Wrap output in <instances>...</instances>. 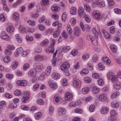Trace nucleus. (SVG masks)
<instances>
[{
    "label": "nucleus",
    "mask_w": 121,
    "mask_h": 121,
    "mask_svg": "<svg viewBox=\"0 0 121 121\" xmlns=\"http://www.w3.org/2000/svg\"><path fill=\"white\" fill-rule=\"evenodd\" d=\"M33 66L35 69H32L31 70V75L33 76L36 75V73L37 72H41L43 69V65L40 63H35Z\"/></svg>",
    "instance_id": "f257e3e1"
},
{
    "label": "nucleus",
    "mask_w": 121,
    "mask_h": 121,
    "mask_svg": "<svg viewBox=\"0 0 121 121\" xmlns=\"http://www.w3.org/2000/svg\"><path fill=\"white\" fill-rule=\"evenodd\" d=\"M22 101L23 103H25L29 98L30 93L28 91L25 92L22 94Z\"/></svg>",
    "instance_id": "f03ea898"
},
{
    "label": "nucleus",
    "mask_w": 121,
    "mask_h": 121,
    "mask_svg": "<svg viewBox=\"0 0 121 121\" xmlns=\"http://www.w3.org/2000/svg\"><path fill=\"white\" fill-rule=\"evenodd\" d=\"M55 45V42L53 41L50 45L49 48L51 49L50 50L49 49H45V51L47 53H53L55 49L54 46Z\"/></svg>",
    "instance_id": "7ed1b4c3"
},
{
    "label": "nucleus",
    "mask_w": 121,
    "mask_h": 121,
    "mask_svg": "<svg viewBox=\"0 0 121 121\" xmlns=\"http://www.w3.org/2000/svg\"><path fill=\"white\" fill-rule=\"evenodd\" d=\"M69 66V64L67 62L63 63L60 66V69L62 71H65L68 69Z\"/></svg>",
    "instance_id": "20e7f679"
},
{
    "label": "nucleus",
    "mask_w": 121,
    "mask_h": 121,
    "mask_svg": "<svg viewBox=\"0 0 121 121\" xmlns=\"http://www.w3.org/2000/svg\"><path fill=\"white\" fill-rule=\"evenodd\" d=\"M65 98L66 100L69 101H71L73 98L72 94L70 92H66L65 94Z\"/></svg>",
    "instance_id": "39448f33"
},
{
    "label": "nucleus",
    "mask_w": 121,
    "mask_h": 121,
    "mask_svg": "<svg viewBox=\"0 0 121 121\" xmlns=\"http://www.w3.org/2000/svg\"><path fill=\"white\" fill-rule=\"evenodd\" d=\"M81 85V82L79 80L76 79L73 81V85L75 88H79L80 87Z\"/></svg>",
    "instance_id": "423d86ee"
},
{
    "label": "nucleus",
    "mask_w": 121,
    "mask_h": 121,
    "mask_svg": "<svg viewBox=\"0 0 121 121\" xmlns=\"http://www.w3.org/2000/svg\"><path fill=\"white\" fill-rule=\"evenodd\" d=\"M17 84L18 86H25L27 85V83L25 80H18L17 81Z\"/></svg>",
    "instance_id": "0eeeda50"
},
{
    "label": "nucleus",
    "mask_w": 121,
    "mask_h": 121,
    "mask_svg": "<svg viewBox=\"0 0 121 121\" xmlns=\"http://www.w3.org/2000/svg\"><path fill=\"white\" fill-rule=\"evenodd\" d=\"M93 17L94 19L99 20L100 19V15L97 12L94 11L92 13Z\"/></svg>",
    "instance_id": "6e6552de"
},
{
    "label": "nucleus",
    "mask_w": 121,
    "mask_h": 121,
    "mask_svg": "<svg viewBox=\"0 0 121 121\" xmlns=\"http://www.w3.org/2000/svg\"><path fill=\"white\" fill-rule=\"evenodd\" d=\"M73 32L74 34L77 36H79L81 34L80 29L77 27L74 28L73 30Z\"/></svg>",
    "instance_id": "1a4fd4ad"
},
{
    "label": "nucleus",
    "mask_w": 121,
    "mask_h": 121,
    "mask_svg": "<svg viewBox=\"0 0 121 121\" xmlns=\"http://www.w3.org/2000/svg\"><path fill=\"white\" fill-rule=\"evenodd\" d=\"M107 95L104 93L101 94L99 96V99L102 102H104L105 100L107 98Z\"/></svg>",
    "instance_id": "9d476101"
},
{
    "label": "nucleus",
    "mask_w": 121,
    "mask_h": 121,
    "mask_svg": "<svg viewBox=\"0 0 121 121\" xmlns=\"http://www.w3.org/2000/svg\"><path fill=\"white\" fill-rule=\"evenodd\" d=\"M58 112L59 115H64L65 113V110L64 108H60L58 109Z\"/></svg>",
    "instance_id": "9b49d317"
},
{
    "label": "nucleus",
    "mask_w": 121,
    "mask_h": 121,
    "mask_svg": "<svg viewBox=\"0 0 121 121\" xmlns=\"http://www.w3.org/2000/svg\"><path fill=\"white\" fill-rule=\"evenodd\" d=\"M102 61L104 64L108 65L110 64L111 61L107 57H103L102 59Z\"/></svg>",
    "instance_id": "f8f14e48"
},
{
    "label": "nucleus",
    "mask_w": 121,
    "mask_h": 121,
    "mask_svg": "<svg viewBox=\"0 0 121 121\" xmlns=\"http://www.w3.org/2000/svg\"><path fill=\"white\" fill-rule=\"evenodd\" d=\"M113 86L115 89L119 90L121 88V83L120 82L117 81L114 84Z\"/></svg>",
    "instance_id": "ddd939ff"
},
{
    "label": "nucleus",
    "mask_w": 121,
    "mask_h": 121,
    "mask_svg": "<svg viewBox=\"0 0 121 121\" xmlns=\"http://www.w3.org/2000/svg\"><path fill=\"white\" fill-rule=\"evenodd\" d=\"M91 90L94 94H96L99 92V89L95 86H93L91 88Z\"/></svg>",
    "instance_id": "4468645a"
},
{
    "label": "nucleus",
    "mask_w": 121,
    "mask_h": 121,
    "mask_svg": "<svg viewBox=\"0 0 121 121\" xmlns=\"http://www.w3.org/2000/svg\"><path fill=\"white\" fill-rule=\"evenodd\" d=\"M109 110L108 108L107 107H103L101 109L100 112L102 114H106L108 112Z\"/></svg>",
    "instance_id": "2eb2a0df"
},
{
    "label": "nucleus",
    "mask_w": 121,
    "mask_h": 121,
    "mask_svg": "<svg viewBox=\"0 0 121 121\" xmlns=\"http://www.w3.org/2000/svg\"><path fill=\"white\" fill-rule=\"evenodd\" d=\"M60 98L59 96L57 95H55L53 98V102L54 103L56 104H58L60 100Z\"/></svg>",
    "instance_id": "dca6fc26"
},
{
    "label": "nucleus",
    "mask_w": 121,
    "mask_h": 121,
    "mask_svg": "<svg viewBox=\"0 0 121 121\" xmlns=\"http://www.w3.org/2000/svg\"><path fill=\"white\" fill-rule=\"evenodd\" d=\"M23 51L22 48V47H20L17 48L16 50L15 54V56H17L19 53H21Z\"/></svg>",
    "instance_id": "f3484780"
},
{
    "label": "nucleus",
    "mask_w": 121,
    "mask_h": 121,
    "mask_svg": "<svg viewBox=\"0 0 121 121\" xmlns=\"http://www.w3.org/2000/svg\"><path fill=\"white\" fill-rule=\"evenodd\" d=\"M95 3H96L99 7H104L105 5L104 3L100 0H96L95 1Z\"/></svg>",
    "instance_id": "a211bd4d"
},
{
    "label": "nucleus",
    "mask_w": 121,
    "mask_h": 121,
    "mask_svg": "<svg viewBox=\"0 0 121 121\" xmlns=\"http://www.w3.org/2000/svg\"><path fill=\"white\" fill-rule=\"evenodd\" d=\"M43 58V57L41 56L37 55L35 57V60L36 61H42Z\"/></svg>",
    "instance_id": "6ab92c4d"
},
{
    "label": "nucleus",
    "mask_w": 121,
    "mask_h": 121,
    "mask_svg": "<svg viewBox=\"0 0 121 121\" xmlns=\"http://www.w3.org/2000/svg\"><path fill=\"white\" fill-rule=\"evenodd\" d=\"M66 31L69 35H71L72 33V30L69 25H68L66 28Z\"/></svg>",
    "instance_id": "aec40b11"
},
{
    "label": "nucleus",
    "mask_w": 121,
    "mask_h": 121,
    "mask_svg": "<svg viewBox=\"0 0 121 121\" xmlns=\"http://www.w3.org/2000/svg\"><path fill=\"white\" fill-rule=\"evenodd\" d=\"M13 18L14 20L17 21L19 18V15L17 13H14L13 14Z\"/></svg>",
    "instance_id": "412c9836"
},
{
    "label": "nucleus",
    "mask_w": 121,
    "mask_h": 121,
    "mask_svg": "<svg viewBox=\"0 0 121 121\" xmlns=\"http://www.w3.org/2000/svg\"><path fill=\"white\" fill-rule=\"evenodd\" d=\"M80 17H82L85 15L83 9L82 8L79 7L78 11Z\"/></svg>",
    "instance_id": "4be33fe9"
},
{
    "label": "nucleus",
    "mask_w": 121,
    "mask_h": 121,
    "mask_svg": "<svg viewBox=\"0 0 121 121\" xmlns=\"http://www.w3.org/2000/svg\"><path fill=\"white\" fill-rule=\"evenodd\" d=\"M52 76V78L55 79H58L60 77V75L59 73H53Z\"/></svg>",
    "instance_id": "5701e85b"
},
{
    "label": "nucleus",
    "mask_w": 121,
    "mask_h": 121,
    "mask_svg": "<svg viewBox=\"0 0 121 121\" xmlns=\"http://www.w3.org/2000/svg\"><path fill=\"white\" fill-rule=\"evenodd\" d=\"M58 7L56 5H53L51 7L52 10L54 13H56L58 11Z\"/></svg>",
    "instance_id": "b1692460"
},
{
    "label": "nucleus",
    "mask_w": 121,
    "mask_h": 121,
    "mask_svg": "<svg viewBox=\"0 0 121 121\" xmlns=\"http://www.w3.org/2000/svg\"><path fill=\"white\" fill-rule=\"evenodd\" d=\"M48 85L50 87L54 89H56L57 87V84L56 83H54L52 84L51 83L49 82Z\"/></svg>",
    "instance_id": "393cba45"
},
{
    "label": "nucleus",
    "mask_w": 121,
    "mask_h": 121,
    "mask_svg": "<svg viewBox=\"0 0 121 121\" xmlns=\"http://www.w3.org/2000/svg\"><path fill=\"white\" fill-rule=\"evenodd\" d=\"M49 43V41L48 39H46L43 40L40 43L41 45L42 46H45L47 45Z\"/></svg>",
    "instance_id": "a878e982"
},
{
    "label": "nucleus",
    "mask_w": 121,
    "mask_h": 121,
    "mask_svg": "<svg viewBox=\"0 0 121 121\" xmlns=\"http://www.w3.org/2000/svg\"><path fill=\"white\" fill-rule=\"evenodd\" d=\"M18 66V62L16 61H13L12 63L11 66L13 69H15Z\"/></svg>",
    "instance_id": "bb28decb"
},
{
    "label": "nucleus",
    "mask_w": 121,
    "mask_h": 121,
    "mask_svg": "<svg viewBox=\"0 0 121 121\" xmlns=\"http://www.w3.org/2000/svg\"><path fill=\"white\" fill-rule=\"evenodd\" d=\"M119 104L118 103L112 102L111 103V106L114 108H117L119 107Z\"/></svg>",
    "instance_id": "cd10ccee"
},
{
    "label": "nucleus",
    "mask_w": 121,
    "mask_h": 121,
    "mask_svg": "<svg viewBox=\"0 0 121 121\" xmlns=\"http://www.w3.org/2000/svg\"><path fill=\"white\" fill-rule=\"evenodd\" d=\"M114 74L112 72L109 73L107 75V78L108 79L111 80L114 76Z\"/></svg>",
    "instance_id": "c85d7f7f"
},
{
    "label": "nucleus",
    "mask_w": 121,
    "mask_h": 121,
    "mask_svg": "<svg viewBox=\"0 0 121 121\" xmlns=\"http://www.w3.org/2000/svg\"><path fill=\"white\" fill-rule=\"evenodd\" d=\"M51 69V67L49 66H48L45 71V74L47 76L49 75L50 73Z\"/></svg>",
    "instance_id": "c756f323"
},
{
    "label": "nucleus",
    "mask_w": 121,
    "mask_h": 121,
    "mask_svg": "<svg viewBox=\"0 0 121 121\" xmlns=\"http://www.w3.org/2000/svg\"><path fill=\"white\" fill-rule=\"evenodd\" d=\"M76 11V8L75 7H71L70 9V13L73 15H74Z\"/></svg>",
    "instance_id": "7c9ffc66"
},
{
    "label": "nucleus",
    "mask_w": 121,
    "mask_h": 121,
    "mask_svg": "<svg viewBox=\"0 0 121 121\" xmlns=\"http://www.w3.org/2000/svg\"><path fill=\"white\" fill-rule=\"evenodd\" d=\"M42 116V113L40 112H38L35 114V117L36 119L38 120L41 118Z\"/></svg>",
    "instance_id": "2f4dec72"
},
{
    "label": "nucleus",
    "mask_w": 121,
    "mask_h": 121,
    "mask_svg": "<svg viewBox=\"0 0 121 121\" xmlns=\"http://www.w3.org/2000/svg\"><path fill=\"white\" fill-rule=\"evenodd\" d=\"M14 30V27L12 26H8L7 29V32H12Z\"/></svg>",
    "instance_id": "473e14b6"
},
{
    "label": "nucleus",
    "mask_w": 121,
    "mask_h": 121,
    "mask_svg": "<svg viewBox=\"0 0 121 121\" xmlns=\"http://www.w3.org/2000/svg\"><path fill=\"white\" fill-rule=\"evenodd\" d=\"M116 46L114 45H112L110 46V48L112 51L113 52H116L117 50Z\"/></svg>",
    "instance_id": "72a5a7b5"
},
{
    "label": "nucleus",
    "mask_w": 121,
    "mask_h": 121,
    "mask_svg": "<svg viewBox=\"0 0 121 121\" xmlns=\"http://www.w3.org/2000/svg\"><path fill=\"white\" fill-rule=\"evenodd\" d=\"M89 89L88 87H85L83 88L82 91L83 93L84 94H86L88 93L89 91Z\"/></svg>",
    "instance_id": "f704fd0d"
},
{
    "label": "nucleus",
    "mask_w": 121,
    "mask_h": 121,
    "mask_svg": "<svg viewBox=\"0 0 121 121\" xmlns=\"http://www.w3.org/2000/svg\"><path fill=\"white\" fill-rule=\"evenodd\" d=\"M60 32V30L59 29H57L54 32L53 34L54 37L55 38H56L57 36L59 35Z\"/></svg>",
    "instance_id": "c9c22d12"
},
{
    "label": "nucleus",
    "mask_w": 121,
    "mask_h": 121,
    "mask_svg": "<svg viewBox=\"0 0 121 121\" xmlns=\"http://www.w3.org/2000/svg\"><path fill=\"white\" fill-rule=\"evenodd\" d=\"M98 69L100 70H102L105 68V67L104 66L103 63L101 62L99 63L98 65Z\"/></svg>",
    "instance_id": "e433bc0d"
},
{
    "label": "nucleus",
    "mask_w": 121,
    "mask_h": 121,
    "mask_svg": "<svg viewBox=\"0 0 121 121\" xmlns=\"http://www.w3.org/2000/svg\"><path fill=\"white\" fill-rule=\"evenodd\" d=\"M30 52V50H27L26 51L22 52V56H23L25 57Z\"/></svg>",
    "instance_id": "4c0bfd02"
},
{
    "label": "nucleus",
    "mask_w": 121,
    "mask_h": 121,
    "mask_svg": "<svg viewBox=\"0 0 121 121\" xmlns=\"http://www.w3.org/2000/svg\"><path fill=\"white\" fill-rule=\"evenodd\" d=\"M118 78L116 76H114L111 80L112 82L114 83H116L118 81Z\"/></svg>",
    "instance_id": "58836bf2"
},
{
    "label": "nucleus",
    "mask_w": 121,
    "mask_h": 121,
    "mask_svg": "<svg viewBox=\"0 0 121 121\" xmlns=\"http://www.w3.org/2000/svg\"><path fill=\"white\" fill-rule=\"evenodd\" d=\"M84 81L86 83H90L91 82V79L89 77H86L84 78Z\"/></svg>",
    "instance_id": "ea45409f"
},
{
    "label": "nucleus",
    "mask_w": 121,
    "mask_h": 121,
    "mask_svg": "<svg viewBox=\"0 0 121 121\" xmlns=\"http://www.w3.org/2000/svg\"><path fill=\"white\" fill-rule=\"evenodd\" d=\"M19 32L22 33H25L26 31V29L23 26H21L19 28Z\"/></svg>",
    "instance_id": "a19ab883"
},
{
    "label": "nucleus",
    "mask_w": 121,
    "mask_h": 121,
    "mask_svg": "<svg viewBox=\"0 0 121 121\" xmlns=\"http://www.w3.org/2000/svg\"><path fill=\"white\" fill-rule=\"evenodd\" d=\"M119 95V93L118 91L115 92L113 93L111 96V98L113 99L115 98L117 96H118Z\"/></svg>",
    "instance_id": "79ce46f5"
},
{
    "label": "nucleus",
    "mask_w": 121,
    "mask_h": 121,
    "mask_svg": "<svg viewBox=\"0 0 121 121\" xmlns=\"http://www.w3.org/2000/svg\"><path fill=\"white\" fill-rule=\"evenodd\" d=\"M116 118L115 116H111L108 118V121H116Z\"/></svg>",
    "instance_id": "37998d69"
},
{
    "label": "nucleus",
    "mask_w": 121,
    "mask_h": 121,
    "mask_svg": "<svg viewBox=\"0 0 121 121\" xmlns=\"http://www.w3.org/2000/svg\"><path fill=\"white\" fill-rule=\"evenodd\" d=\"M36 102L38 104L40 105H43L44 103L43 100L41 98H39L37 99Z\"/></svg>",
    "instance_id": "c03bdc74"
},
{
    "label": "nucleus",
    "mask_w": 121,
    "mask_h": 121,
    "mask_svg": "<svg viewBox=\"0 0 121 121\" xmlns=\"http://www.w3.org/2000/svg\"><path fill=\"white\" fill-rule=\"evenodd\" d=\"M35 76H33V75H31V77L32 78V82H36L38 81V79L35 76Z\"/></svg>",
    "instance_id": "a18cd8bd"
},
{
    "label": "nucleus",
    "mask_w": 121,
    "mask_h": 121,
    "mask_svg": "<svg viewBox=\"0 0 121 121\" xmlns=\"http://www.w3.org/2000/svg\"><path fill=\"white\" fill-rule=\"evenodd\" d=\"M78 52V50L77 49H73L71 52V53L73 56H75L76 55Z\"/></svg>",
    "instance_id": "49530a36"
},
{
    "label": "nucleus",
    "mask_w": 121,
    "mask_h": 121,
    "mask_svg": "<svg viewBox=\"0 0 121 121\" xmlns=\"http://www.w3.org/2000/svg\"><path fill=\"white\" fill-rule=\"evenodd\" d=\"M4 62L6 63H8L10 60V58L8 56L5 57L3 59Z\"/></svg>",
    "instance_id": "de8ad7c7"
},
{
    "label": "nucleus",
    "mask_w": 121,
    "mask_h": 121,
    "mask_svg": "<svg viewBox=\"0 0 121 121\" xmlns=\"http://www.w3.org/2000/svg\"><path fill=\"white\" fill-rule=\"evenodd\" d=\"M84 6L85 9L88 12H90L91 10V8L89 5L86 4H85Z\"/></svg>",
    "instance_id": "09e8293b"
},
{
    "label": "nucleus",
    "mask_w": 121,
    "mask_h": 121,
    "mask_svg": "<svg viewBox=\"0 0 121 121\" xmlns=\"http://www.w3.org/2000/svg\"><path fill=\"white\" fill-rule=\"evenodd\" d=\"M66 12H64L62 15V21L65 22L66 19Z\"/></svg>",
    "instance_id": "8fccbe9b"
},
{
    "label": "nucleus",
    "mask_w": 121,
    "mask_h": 121,
    "mask_svg": "<svg viewBox=\"0 0 121 121\" xmlns=\"http://www.w3.org/2000/svg\"><path fill=\"white\" fill-rule=\"evenodd\" d=\"M39 86V84L38 83H36L33 86V88H32L33 90L35 91H36Z\"/></svg>",
    "instance_id": "3c124183"
},
{
    "label": "nucleus",
    "mask_w": 121,
    "mask_h": 121,
    "mask_svg": "<svg viewBox=\"0 0 121 121\" xmlns=\"http://www.w3.org/2000/svg\"><path fill=\"white\" fill-rule=\"evenodd\" d=\"M88 73V71L87 69H84L80 72V73L81 74H82L83 73L84 74H86Z\"/></svg>",
    "instance_id": "603ef678"
},
{
    "label": "nucleus",
    "mask_w": 121,
    "mask_h": 121,
    "mask_svg": "<svg viewBox=\"0 0 121 121\" xmlns=\"http://www.w3.org/2000/svg\"><path fill=\"white\" fill-rule=\"evenodd\" d=\"M89 57V54L88 53H86L83 55L82 56V58L84 60H87Z\"/></svg>",
    "instance_id": "864d4df0"
},
{
    "label": "nucleus",
    "mask_w": 121,
    "mask_h": 121,
    "mask_svg": "<svg viewBox=\"0 0 121 121\" xmlns=\"http://www.w3.org/2000/svg\"><path fill=\"white\" fill-rule=\"evenodd\" d=\"M14 94L16 95L20 96L21 94V92L19 90H17L14 92Z\"/></svg>",
    "instance_id": "5fc2aeb1"
},
{
    "label": "nucleus",
    "mask_w": 121,
    "mask_h": 121,
    "mask_svg": "<svg viewBox=\"0 0 121 121\" xmlns=\"http://www.w3.org/2000/svg\"><path fill=\"white\" fill-rule=\"evenodd\" d=\"M95 106L93 104L91 105L89 107V110L91 112H93L95 110Z\"/></svg>",
    "instance_id": "6e6d98bb"
},
{
    "label": "nucleus",
    "mask_w": 121,
    "mask_h": 121,
    "mask_svg": "<svg viewBox=\"0 0 121 121\" xmlns=\"http://www.w3.org/2000/svg\"><path fill=\"white\" fill-rule=\"evenodd\" d=\"M104 36L106 39H108L110 38V36L109 34L107 32L104 33Z\"/></svg>",
    "instance_id": "4d7b16f0"
},
{
    "label": "nucleus",
    "mask_w": 121,
    "mask_h": 121,
    "mask_svg": "<svg viewBox=\"0 0 121 121\" xmlns=\"http://www.w3.org/2000/svg\"><path fill=\"white\" fill-rule=\"evenodd\" d=\"M110 113L111 116H114L115 115H116L117 114V111L114 109L111 110Z\"/></svg>",
    "instance_id": "13d9d810"
},
{
    "label": "nucleus",
    "mask_w": 121,
    "mask_h": 121,
    "mask_svg": "<svg viewBox=\"0 0 121 121\" xmlns=\"http://www.w3.org/2000/svg\"><path fill=\"white\" fill-rule=\"evenodd\" d=\"M48 2V0H42L41 4L42 5H45L47 4Z\"/></svg>",
    "instance_id": "bf43d9fd"
},
{
    "label": "nucleus",
    "mask_w": 121,
    "mask_h": 121,
    "mask_svg": "<svg viewBox=\"0 0 121 121\" xmlns=\"http://www.w3.org/2000/svg\"><path fill=\"white\" fill-rule=\"evenodd\" d=\"M98 84L100 86L104 84L102 78H100L98 79Z\"/></svg>",
    "instance_id": "052dcab7"
},
{
    "label": "nucleus",
    "mask_w": 121,
    "mask_h": 121,
    "mask_svg": "<svg viewBox=\"0 0 121 121\" xmlns=\"http://www.w3.org/2000/svg\"><path fill=\"white\" fill-rule=\"evenodd\" d=\"M70 49L69 47L68 46L64 47L62 48L63 51L66 52L69 51Z\"/></svg>",
    "instance_id": "680f3d73"
},
{
    "label": "nucleus",
    "mask_w": 121,
    "mask_h": 121,
    "mask_svg": "<svg viewBox=\"0 0 121 121\" xmlns=\"http://www.w3.org/2000/svg\"><path fill=\"white\" fill-rule=\"evenodd\" d=\"M6 83V80L4 79L0 80V85L2 86L5 85Z\"/></svg>",
    "instance_id": "e2e57ef3"
},
{
    "label": "nucleus",
    "mask_w": 121,
    "mask_h": 121,
    "mask_svg": "<svg viewBox=\"0 0 121 121\" xmlns=\"http://www.w3.org/2000/svg\"><path fill=\"white\" fill-rule=\"evenodd\" d=\"M110 33L112 34L114 33L115 28L113 26H111L110 28Z\"/></svg>",
    "instance_id": "0e129e2a"
},
{
    "label": "nucleus",
    "mask_w": 121,
    "mask_h": 121,
    "mask_svg": "<svg viewBox=\"0 0 121 121\" xmlns=\"http://www.w3.org/2000/svg\"><path fill=\"white\" fill-rule=\"evenodd\" d=\"M22 109L24 110H28L29 109V108L28 107H27L26 106L23 105L21 107Z\"/></svg>",
    "instance_id": "69168bd1"
},
{
    "label": "nucleus",
    "mask_w": 121,
    "mask_h": 121,
    "mask_svg": "<svg viewBox=\"0 0 121 121\" xmlns=\"http://www.w3.org/2000/svg\"><path fill=\"white\" fill-rule=\"evenodd\" d=\"M30 66V65L27 63L23 65V70H26Z\"/></svg>",
    "instance_id": "338daca9"
},
{
    "label": "nucleus",
    "mask_w": 121,
    "mask_h": 121,
    "mask_svg": "<svg viewBox=\"0 0 121 121\" xmlns=\"http://www.w3.org/2000/svg\"><path fill=\"white\" fill-rule=\"evenodd\" d=\"M92 77L94 78H98L99 77V75L97 73H94L92 74Z\"/></svg>",
    "instance_id": "774afa93"
}]
</instances>
